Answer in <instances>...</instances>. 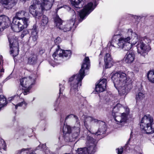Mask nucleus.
Here are the masks:
<instances>
[{
	"label": "nucleus",
	"mask_w": 154,
	"mask_h": 154,
	"mask_svg": "<svg viewBox=\"0 0 154 154\" xmlns=\"http://www.w3.org/2000/svg\"><path fill=\"white\" fill-rule=\"evenodd\" d=\"M71 52L70 50L64 51L60 49L59 45L57 46V48L53 54V57L55 60L57 59L59 57H70Z\"/></svg>",
	"instance_id": "nucleus-16"
},
{
	"label": "nucleus",
	"mask_w": 154,
	"mask_h": 154,
	"mask_svg": "<svg viewBox=\"0 0 154 154\" xmlns=\"http://www.w3.org/2000/svg\"><path fill=\"white\" fill-rule=\"evenodd\" d=\"M111 78L115 87H119L120 85H122L127 81V79L129 78L126 77V74L124 73L116 72L113 74Z\"/></svg>",
	"instance_id": "nucleus-13"
},
{
	"label": "nucleus",
	"mask_w": 154,
	"mask_h": 154,
	"mask_svg": "<svg viewBox=\"0 0 154 154\" xmlns=\"http://www.w3.org/2000/svg\"><path fill=\"white\" fill-rule=\"evenodd\" d=\"M29 148L23 149L21 150V152H25L26 153H28L29 151Z\"/></svg>",
	"instance_id": "nucleus-36"
},
{
	"label": "nucleus",
	"mask_w": 154,
	"mask_h": 154,
	"mask_svg": "<svg viewBox=\"0 0 154 154\" xmlns=\"http://www.w3.org/2000/svg\"><path fill=\"white\" fill-rule=\"evenodd\" d=\"M63 132L64 134L70 133L71 132L70 127L69 126L64 125L63 128Z\"/></svg>",
	"instance_id": "nucleus-30"
},
{
	"label": "nucleus",
	"mask_w": 154,
	"mask_h": 154,
	"mask_svg": "<svg viewBox=\"0 0 154 154\" xmlns=\"http://www.w3.org/2000/svg\"><path fill=\"white\" fill-rule=\"evenodd\" d=\"M145 97L144 94L141 92H138L136 95V103H138L141 102L142 100Z\"/></svg>",
	"instance_id": "nucleus-29"
},
{
	"label": "nucleus",
	"mask_w": 154,
	"mask_h": 154,
	"mask_svg": "<svg viewBox=\"0 0 154 154\" xmlns=\"http://www.w3.org/2000/svg\"><path fill=\"white\" fill-rule=\"evenodd\" d=\"M149 41H148V42H150V40H149Z\"/></svg>",
	"instance_id": "nucleus-42"
},
{
	"label": "nucleus",
	"mask_w": 154,
	"mask_h": 154,
	"mask_svg": "<svg viewBox=\"0 0 154 154\" xmlns=\"http://www.w3.org/2000/svg\"><path fill=\"white\" fill-rule=\"evenodd\" d=\"M11 23V20L8 17L2 15L0 16V31L7 28Z\"/></svg>",
	"instance_id": "nucleus-18"
},
{
	"label": "nucleus",
	"mask_w": 154,
	"mask_h": 154,
	"mask_svg": "<svg viewBox=\"0 0 154 154\" xmlns=\"http://www.w3.org/2000/svg\"><path fill=\"white\" fill-rule=\"evenodd\" d=\"M61 42V40L60 37H57V38H56V39L54 40V42L57 45L58 44Z\"/></svg>",
	"instance_id": "nucleus-33"
},
{
	"label": "nucleus",
	"mask_w": 154,
	"mask_h": 154,
	"mask_svg": "<svg viewBox=\"0 0 154 154\" xmlns=\"http://www.w3.org/2000/svg\"><path fill=\"white\" fill-rule=\"evenodd\" d=\"M73 14L71 20L68 21L66 23H63V21L58 16H56L54 18V22L56 27L64 32L70 31L74 25L75 22L77 20L78 16H76L75 11L72 10Z\"/></svg>",
	"instance_id": "nucleus-6"
},
{
	"label": "nucleus",
	"mask_w": 154,
	"mask_h": 154,
	"mask_svg": "<svg viewBox=\"0 0 154 154\" xmlns=\"http://www.w3.org/2000/svg\"><path fill=\"white\" fill-rule=\"evenodd\" d=\"M37 57L36 55H30L28 59V63L29 64H35L37 63Z\"/></svg>",
	"instance_id": "nucleus-25"
},
{
	"label": "nucleus",
	"mask_w": 154,
	"mask_h": 154,
	"mask_svg": "<svg viewBox=\"0 0 154 154\" xmlns=\"http://www.w3.org/2000/svg\"><path fill=\"white\" fill-rule=\"evenodd\" d=\"M8 38L9 42L11 54L13 56L16 57L19 53L18 38L12 33L8 35Z\"/></svg>",
	"instance_id": "nucleus-11"
},
{
	"label": "nucleus",
	"mask_w": 154,
	"mask_h": 154,
	"mask_svg": "<svg viewBox=\"0 0 154 154\" xmlns=\"http://www.w3.org/2000/svg\"><path fill=\"white\" fill-rule=\"evenodd\" d=\"M90 66L89 57H85L79 74L73 75L69 79V82H72L70 92L72 95L76 96L78 94V88L81 86L82 81L85 76V70L88 69Z\"/></svg>",
	"instance_id": "nucleus-2"
},
{
	"label": "nucleus",
	"mask_w": 154,
	"mask_h": 154,
	"mask_svg": "<svg viewBox=\"0 0 154 154\" xmlns=\"http://www.w3.org/2000/svg\"><path fill=\"white\" fill-rule=\"evenodd\" d=\"M2 75L3 74L0 72V78H1L2 77Z\"/></svg>",
	"instance_id": "nucleus-39"
},
{
	"label": "nucleus",
	"mask_w": 154,
	"mask_h": 154,
	"mask_svg": "<svg viewBox=\"0 0 154 154\" xmlns=\"http://www.w3.org/2000/svg\"><path fill=\"white\" fill-rule=\"evenodd\" d=\"M11 78V75L8 76L6 79L4 81V82H5L8 80L10 79Z\"/></svg>",
	"instance_id": "nucleus-37"
},
{
	"label": "nucleus",
	"mask_w": 154,
	"mask_h": 154,
	"mask_svg": "<svg viewBox=\"0 0 154 154\" xmlns=\"http://www.w3.org/2000/svg\"><path fill=\"white\" fill-rule=\"evenodd\" d=\"M86 55V54H85L84 56H85Z\"/></svg>",
	"instance_id": "nucleus-43"
},
{
	"label": "nucleus",
	"mask_w": 154,
	"mask_h": 154,
	"mask_svg": "<svg viewBox=\"0 0 154 154\" xmlns=\"http://www.w3.org/2000/svg\"><path fill=\"white\" fill-rule=\"evenodd\" d=\"M6 147V144L5 141L2 139H0V149H5Z\"/></svg>",
	"instance_id": "nucleus-31"
},
{
	"label": "nucleus",
	"mask_w": 154,
	"mask_h": 154,
	"mask_svg": "<svg viewBox=\"0 0 154 154\" xmlns=\"http://www.w3.org/2000/svg\"><path fill=\"white\" fill-rule=\"evenodd\" d=\"M72 5L74 8L76 10L78 8H79L82 6L81 4L83 0H70Z\"/></svg>",
	"instance_id": "nucleus-24"
},
{
	"label": "nucleus",
	"mask_w": 154,
	"mask_h": 154,
	"mask_svg": "<svg viewBox=\"0 0 154 154\" xmlns=\"http://www.w3.org/2000/svg\"><path fill=\"white\" fill-rule=\"evenodd\" d=\"M123 151V148L122 147H121L120 148L118 149V154H122Z\"/></svg>",
	"instance_id": "nucleus-35"
},
{
	"label": "nucleus",
	"mask_w": 154,
	"mask_h": 154,
	"mask_svg": "<svg viewBox=\"0 0 154 154\" xmlns=\"http://www.w3.org/2000/svg\"><path fill=\"white\" fill-rule=\"evenodd\" d=\"M22 91L21 90H19L17 91V95L9 98L8 99L9 101H13V104L15 106L16 109H17L18 106L21 107L23 105L26 106L27 104L25 102L24 99L20 98V96L22 94Z\"/></svg>",
	"instance_id": "nucleus-14"
},
{
	"label": "nucleus",
	"mask_w": 154,
	"mask_h": 154,
	"mask_svg": "<svg viewBox=\"0 0 154 154\" xmlns=\"http://www.w3.org/2000/svg\"><path fill=\"white\" fill-rule=\"evenodd\" d=\"M104 61L106 68H110L112 66L113 63L112 59L109 54H106L104 57Z\"/></svg>",
	"instance_id": "nucleus-23"
},
{
	"label": "nucleus",
	"mask_w": 154,
	"mask_h": 154,
	"mask_svg": "<svg viewBox=\"0 0 154 154\" xmlns=\"http://www.w3.org/2000/svg\"><path fill=\"white\" fill-rule=\"evenodd\" d=\"M107 80L106 79H103L100 80L99 83L96 85V91L98 93L102 92L106 88Z\"/></svg>",
	"instance_id": "nucleus-19"
},
{
	"label": "nucleus",
	"mask_w": 154,
	"mask_h": 154,
	"mask_svg": "<svg viewBox=\"0 0 154 154\" xmlns=\"http://www.w3.org/2000/svg\"><path fill=\"white\" fill-rule=\"evenodd\" d=\"M140 128L147 134H152L154 132V123L152 117L150 115H145L142 119Z\"/></svg>",
	"instance_id": "nucleus-8"
},
{
	"label": "nucleus",
	"mask_w": 154,
	"mask_h": 154,
	"mask_svg": "<svg viewBox=\"0 0 154 154\" xmlns=\"http://www.w3.org/2000/svg\"><path fill=\"white\" fill-rule=\"evenodd\" d=\"M135 57L134 53L132 51H129L127 52L125 57V61L127 63H131L134 60Z\"/></svg>",
	"instance_id": "nucleus-22"
},
{
	"label": "nucleus",
	"mask_w": 154,
	"mask_h": 154,
	"mask_svg": "<svg viewBox=\"0 0 154 154\" xmlns=\"http://www.w3.org/2000/svg\"><path fill=\"white\" fill-rule=\"evenodd\" d=\"M136 47L138 53L143 56H145L149 50V46L146 45L142 41L137 42Z\"/></svg>",
	"instance_id": "nucleus-17"
},
{
	"label": "nucleus",
	"mask_w": 154,
	"mask_h": 154,
	"mask_svg": "<svg viewBox=\"0 0 154 154\" xmlns=\"http://www.w3.org/2000/svg\"><path fill=\"white\" fill-rule=\"evenodd\" d=\"M138 35L135 32H133L132 30L129 29L127 30L122 34L115 35L113 37V39L115 40L118 42L116 43L117 46H116L113 42L109 43L108 46L112 50H115L116 48L123 49L125 51L130 50L133 45L137 43L136 41L131 43L130 40L133 39H137Z\"/></svg>",
	"instance_id": "nucleus-1"
},
{
	"label": "nucleus",
	"mask_w": 154,
	"mask_h": 154,
	"mask_svg": "<svg viewBox=\"0 0 154 154\" xmlns=\"http://www.w3.org/2000/svg\"><path fill=\"white\" fill-rule=\"evenodd\" d=\"M30 15L25 11H20L17 12L13 17L11 25L12 30L19 32L26 28L30 22Z\"/></svg>",
	"instance_id": "nucleus-3"
},
{
	"label": "nucleus",
	"mask_w": 154,
	"mask_h": 154,
	"mask_svg": "<svg viewBox=\"0 0 154 154\" xmlns=\"http://www.w3.org/2000/svg\"><path fill=\"white\" fill-rule=\"evenodd\" d=\"M147 77L149 81L154 83V70H150L147 73Z\"/></svg>",
	"instance_id": "nucleus-28"
},
{
	"label": "nucleus",
	"mask_w": 154,
	"mask_h": 154,
	"mask_svg": "<svg viewBox=\"0 0 154 154\" xmlns=\"http://www.w3.org/2000/svg\"><path fill=\"white\" fill-rule=\"evenodd\" d=\"M100 55H101V54H100V55H99V57H100Z\"/></svg>",
	"instance_id": "nucleus-45"
},
{
	"label": "nucleus",
	"mask_w": 154,
	"mask_h": 154,
	"mask_svg": "<svg viewBox=\"0 0 154 154\" xmlns=\"http://www.w3.org/2000/svg\"><path fill=\"white\" fill-rule=\"evenodd\" d=\"M147 39V38H145L144 39V40H145V41H146V40Z\"/></svg>",
	"instance_id": "nucleus-40"
},
{
	"label": "nucleus",
	"mask_w": 154,
	"mask_h": 154,
	"mask_svg": "<svg viewBox=\"0 0 154 154\" xmlns=\"http://www.w3.org/2000/svg\"><path fill=\"white\" fill-rule=\"evenodd\" d=\"M73 116L74 117L76 120V123L75 126H74V128L76 130V132L75 133H74L73 134V137L74 138H77L79 135V132L80 131V122L78 121V119L77 117L74 115H71L67 116L66 118L65 119H67L69 117H72Z\"/></svg>",
	"instance_id": "nucleus-20"
},
{
	"label": "nucleus",
	"mask_w": 154,
	"mask_h": 154,
	"mask_svg": "<svg viewBox=\"0 0 154 154\" xmlns=\"http://www.w3.org/2000/svg\"><path fill=\"white\" fill-rule=\"evenodd\" d=\"M129 113V109L122 106L120 104H117L113 107L112 115L116 122L117 128L123 126L126 123Z\"/></svg>",
	"instance_id": "nucleus-5"
},
{
	"label": "nucleus",
	"mask_w": 154,
	"mask_h": 154,
	"mask_svg": "<svg viewBox=\"0 0 154 154\" xmlns=\"http://www.w3.org/2000/svg\"><path fill=\"white\" fill-rule=\"evenodd\" d=\"M55 109V110L57 111V110H56V109L55 108V109Z\"/></svg>",
	"instance_id": "nucleus-44"
},
{
	"label": "nucleus",
	"mask_w": 154,
	"mask_h": 154,
	"mask_svg": "<svg viewBox=\"0 0 154 154\" xmlns=\"http://www.w3.org/2000/svg\"><path fill=\"white\" fill-rule=\"evenodd\" d=\"M0 2L5 8L9 9L15 5L16 2L15 0H1Z\"/></svg>",
	"instance_id": "nucleus-21"
},
{
	"label": "nucleus",
	"mask_w": 154,
	"mask_h": 154,
	"mask_svg": "<svg viewBox=\"0 0 154 154\" xmlns=\"http://www.w3.org/2000/svg\"><path fill=\"white\" fill-rule=\"evenodd\" d=\"M28 33V32L27 30H24L22 32L21 35L20 37L21 38H23L25 35Z\"/></svg>",
	"instance_id": "nucleus-32"
},
{
	"label": "nucleus",
	"mask_w": 154,
	"mask_h": 154,
	"mask_svg": "<svg viewBox=\"0 0 154 154\" xmlns=\"http://www.w3.org/2000/svg\"><path fill=\"white\" fill-rule=\"evenodd\" d=\"M87 134L86 147L78 148L76 154H86L87 153L93 154L95 152L97 142L91 137V134L90 131H88Z\"/></svg>",
	"instance_id": "nucleus-7"
},
{
	"label": "nucleus",
	"mask_w": 154,
	"mask_h": 154,
	"mask_svg": "<svg viewBox=\"0 0 154 154\" xmlns=\"http://www.w3.org/2000/svg\"><path fill=\"white\" fill-rule=\"evenodd\" d=\"M100 63H101V62L100 61H99V65H100Z\"/></svg>",
	"instance_id": "nucleus-41"
},
{
	"label": "nucleus",
	"mask_w": 154,
	"mask_h": 154,
	"mask_svg": "<svg viewBox=\"0 0 154 154\" xmlns=\"http://www.w3.org/2000/svg\"><path fill=\"white\" fill-rule=\"evenodd\" d=\"M0 73L4 72V69L3 68H2L0 70Z\"/></svg>",
	"instance_id": "nucleus-38"
},
{
	"label": "nucleus",
	"mask_w": 154,
	"mask_h": 154,
	"mask_svg": "<svg viewBox=\"0 0 154 154\" xmlns=\"http://www.w3.org/2000/svg\"><path fill=\"white\" fill-rule=\"evenodd\" d=\"M38 31L36 26H35V27L33 28L32 30L30 36L31 38L34 42L36 41L38 38Z\"/></svg>",
	"instance_id": "nucleus-26"
},
{
	"label": "nucleus",
	"mask_w": 154,
	"mask_h": 154,
	"mask_svg": "<svg viewBox=\"0 0 154 154\" xmlns=\"http://www.w3.org/2000/svg\"><path fill=\"white\" fill-rule=\"evenodd\" d=\"M98 0H90V1L85 5L83 8L79 13V22H81L94 9L97 5L96 2Z\"/></svg>",
	"instance_id": "nucleus-9"
},
{
	"label": "nucleus",
	"mask_w": 154,
	"mask_h": 154,
	"mask_svg": "<svg viewBox=\"0 0 154 154\" xmlns=\"http://www.w3.org/2000/svg\"><path fill=\"white\" fill-rule=\"evenodd\" d=\"M49 21L48 17L45 15L42 16L41 18V27L44 29L47 26Z\"/></svg>",
	"instance_id": "nucleus-27"
},
{
	"label": "nucleus",
	"mask_w": 154,
	"mask_h": 154,
	"mask_svg": "<svg viewBox=\"0 0 154 154\" xmlns=\"http://www.w3.org/2000/svg\"><path fill=\"white\" fill-rule=\"evenodd\" d=\"M115 87L121 96L125 95L127 94V91L130 90L132 88L131 79L128 78L127 79V81H125L122 85H120L119 87Z\"/></svg>",
	"instance_id": "nucleus-15"
},
{
	"label": "nucleus",
	"mask_w": 154,
	"mask_h": 154,
	"mask_svg": "<svg viewBox=\"0 0 154 154\" xmlns=\"http://www.w3.org/2000/svg\"><path fill=\"white\" fill-rule=\"evenodd\" d=\"M36 75L32 74L30 76L22 78L20 79V85L23 87L26 88L23 92L24 95H26L29 92V91L32 87V85L35 84Z\"/></svg>",
	"instance_id": "nucleus-10"
},
{
	"label": "nucleus",
	"mask_w": 154,
	"mask_h": 154,
	"mask_svg": "<svg viewBox=\"0 0 154 154\" xmlns=\"http://www.w3.org/2000/svg\"><path fill=\"white\" fill-rule=\"evenodd\" d=\"M29 8V11L35 18L39 19L45 11L50 10L52 4L49 0H33Z\"/></svg>",
	"instance_id": "nucleus-4"
},
{
	"label": "nucleus",
	"mask_w": 154,
	"mask_h": 154,
	"mask_svg": "<svg viewBox=\"0 0 154 154\" xmlns=\"http://www.w3.org/2000/svg\"><path fill=\"white\" fill-rule=\"evenodd\" d=\"M59 94H62V92L64 90V88L63 85L62 84H60Z\"/></svg>",
	"instance_id": "nucleus-34"
},
{
	"label": "nucleus",
	"mask_w": 154,
	"mask_h": 154,
	"mask_svg": "<svg viewBox=\"0 0 154 154\" xmlns=\"http://www.w3.org/2000/svg\"><path fill=\"white\" fill-rule=\"evenodd\" d=\"M91 123L92 124L96 123L97 125H100V127L97 131L95 133V135H100L101 134H103V133L105 128V123L104 122L98 121L91 117H87L85 119L84 124L85 125Z\"/></svg>",
	"instance_id": "nucleus-12"
}]
</instances>
